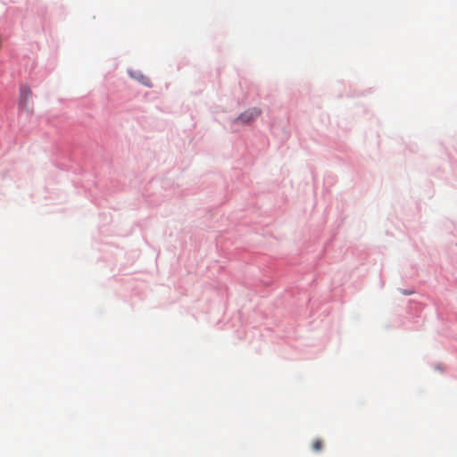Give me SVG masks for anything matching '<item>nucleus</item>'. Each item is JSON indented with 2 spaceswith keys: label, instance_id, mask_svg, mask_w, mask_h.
Masks as SVG:
<instances>
[{
  "label": "nucleus",
  "instance_id": "f03ea898",
  "mask_svg": "<svg viewBox=\"0 0 457 457\" xmlns=\"http://www.w3.org/2000/svg\"><path fill=\"white\" fill-rule=\"evenodd\" d=\"M31 95H32V92L28 86L21 87L19 104L21 105L22 107H26Z\"/></svg>",
  "mask_w": 457,
  "mask_h": 457
},
{
  "label": "nucleus",
  "instance_id": "7ed1b4c3",
  "mask_svg": "<svg viewBox=\"0 0 457 457\" xmlns=\"http://www.w3.org/2000/svg\"><path fill=\"white\" fill-rule=\"evenodd\" d=\"M312 450L315 451V452H320L322 447H323V442L321 439L318 438L316 440H314V442L312 443Z\"/></svg>",
  "mask_w": 457,
  "mask_h": 457
},
{
  "label": "nucleus",
  "instance_id": "f257e3e1",
  "mask_svg": "<svg viewBox=\"0 0 457 457\" xmlns=\"http://www.w3.org/2000/svg\"><path fill=\"white\" fill-rule=\"evenodd\" d=\"M262 114V110L257 107H253L243 113H241L236 120L235 122L241 124H247L255 119H257Z\"/></svg>",
  "mask_w": 457,
  "mask_h": 457
},
{
  "label": "nucleus",
  "instance_id": "20e7f679",
  "mask_svg": "<svg viewBox=\"0 0 457 457\" xmlns=\"http://www.w3.org/2000/svg\"><path fill=\"white\" fill-rule=\"evenodd\" d=\"M138 80L141 81L143 84L146 85V86H150L149 84V79L141 75L140 78H138Z\"/></svg>",
  "mask_w": 457,
  "mask_h": 457
}]
</instances>
